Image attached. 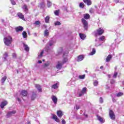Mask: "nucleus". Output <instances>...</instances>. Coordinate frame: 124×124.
I'll return each mask as SVG.
<instances>
[{"label": "nucleus", "instance_id": "c9c22d12", "mask_svg": "<svg viewBox=\"0 0 124 124\" xmlns=\"http://www.w3.org/2000/svg\"><path fill=\"white\" fill-rule=\"evenodd\" d=\"M22 8L24 11H28V7L26 5H23Z\"/></svg>", "mask_w": 124, "mask_h": 124}, {"label": "nucleus", "instance_id": "4c0bfd02", "mask_svg": "<svg viewBox=\"0 0 124 124\" xmlns=\"http://www.w3.org/2000/svg\"><path fill=\"white\" fill-rule=\"evenodd\" d=\"M105 39V37H104V36H102L100 37L99 40V41H104Z\"/></svg>", "mask_w": 124, "mask_h": 124}, {"label": "nucleus", "instance_id": "6ab92c4d", "mask_svg": "<svg viewBox=\"0 0 124 124\" xmlns=\"http://www.w3.org/2000/svg\"><path fill=\"white\" fill-rule=\"evenodd\" d=\"M21 94L23 95V96H27L28 95V92L25 90H22L21 92Z\"/></svg>", "mask_w": 124, "mask_h": 124}, {"label": "nucleus", "instance_id": "39448f33", "mask_svg": "<svg viewBox=\"0 0 124 124\" xmlns=\"http://www.w3.org/2000/svg\"><path fill=\"white\" fill-rule=\"evenodd\" d=\"M109 115L111 120H115V116L113 111L110 110L109 112Z\"/></svg>", "mask_w": 124, "mask_h": 124}, {"label": "nucleus", "instance_id": "ddd939ff", "mask_svg": "<svg viewBox=\"0 0 124 124\" xmlns=\"http://www.w3.org/2000/svg\"><path fill=\"white\" fill-rule=\"evenodd\" d=\"M6 105H7V101H4L1 103L0 106L1 109H3V108L4 107V106H6Z\"/></svg>", "mask_w": 124, "mask_h": 124}, {"label": "nucleus", "instance_id": "a878e982", "mask_svg": "<svg viewBox=\"0 0 124 124\" xmlns=\"http://www.w3.org/2000/svg\"><path fill=\"white\" fill-rule=\"evenodd\" d=\"M44 36H46V37H47V36H49V30H46L45 31Z\"/></svg>", "mask_w": 124, "mask_h": 124}, {"label": "nucleus", "instance_id": "69168bd1", "mask_svg": "<svg viewBox=\"0 0 124 124\" xmlns=\"http://www.w3.org/2000/svg\"><path fill=\"white\" fill-rule=\"evenodd\" d=\"M108 77L109 78H111V75H108Z\"/></svg>", "mask_w": 124, "mask_h": 124}, {"label": "nucleus", "instance_id": "2f4dec72", "mask_svg": "<svg viewBox=\"0 0 124 124\" xmlns=\"http://www.w3.org/2000/svg\"><path fill=\"white\" fill-rule=\"evenodd\" d=\"M6 79H7V77L6 76L4 77L1 78V83L3 84L4 82L6 80Z\"/></svg>", "mask_w": 124, "mask_h": 124}, {"label": "nucleus", "instance_id": "4468645a", "mask_svg": "<svg viewBox=\"0 0 124 124\" xmlns=\"http://www.w3.org/2000/svg\"><path fill=\"white\" fill-rule=\"evenodd\" d=\"M84 60V55H80L78 57L77 61L78 62H82Z\"/></svg>", "mask_w": 124, "mask_h": 124}, {"label": "nucleus", "instance_id": "f3484780", "mask_svg": "<svg viewBox=\"0 0 124 124\" xmlns=\"http://www.w3.org/2000/svg\"><path fill=\"white\" fill-rule=\"evenodd\" d=\"M52 119L57 123H59V122H60V119L58 118V117L55 115L52 114Z\"/></svg>", "mask_w": 124, "mask_h": 124}, {"label": "nucleus", "instance_id": "5701e85b", "mask_svg": "<svg viewBox=\"0 0 124 124\" xmlns=\"http://www.w3.org/2000/svg\"><path fill=\"white\" fill-rule=\"evenodd\" d=\"M79 37H80L81 39H82V40H84L86 39V35L83 34V33H79Z\"/></svg>", "mask_w": 124, "mask_h": 124}, {"label": "nucleus", "instance_id": "412c9836", "mask_svg": "<svg viewBox=\"0 0 124 124\" xmlns=\"http://www.w3.org/2000/svg\"><path fill=\"white\" fill-rule=\"evenodd\" d=\"M35 87L37 90H38V91L39 93H41L42 92V89H41V86L38 84H36L35 85Z\"/></svg>", "mask_w": 124, "mask_h": 124}, {"label": "nucleus", "instance_id": "20e7f679", "mask_svg": "<svg viewBox=\"0 0 124 124\" xmlns=\"http://www.w3.org/2000/svg\"><path fill=\"white\" fill-rule=\"evenodd\" d=\"M82 23L83 25V28L85 30H88V21H87L85 19L82 18L81 19Z\"/></svg>", "mask_w": 124, "mask_h": 124}, {"label": "nucleus", "instance_id": "5fc2aeb1", "mask_svg": "<svg viewBox=\"0 0 124 124\" xmlns=\"http://www.w3.org/2000/svg\"><path fill=\"white\" fill-rule=\"evenodd\" d=\"M13 58H16V53H13Z\"/></svg>", "mask_w": 124, "mask_h": 124}, {"label": "nucleus", "instance_id": "7c9ffc66", "mask_svg": "<svg viewBox=\"0 0 124 124\" xmlns=\"http://www.w3.org/2000/svg\"><path fill=\"white\" fill-rule=\"evenodd\" d=\"M95 49L93 48L92 51L89 54L90 56H93V55H94L95 54Z\"/></svg>", "mask_w": 124, "mask_h": 124}, {"label": "nucleus", "instance_id": "72a5a7b5", "mask_svg": "<svg viewBox=\"0 0 124 124\" xmlns=\"http://www.w3.org/2000/svg\"><path fill=\"white\" fill-rule=\"evenodd\" d=\"M85 77H86V75H79L78 76V78L79 79H85Z\"/></svg>", "mask_w": 124, "mask_h": 124}, {"label": "nucleus", "instance_id": "423d86ee", "mask_svg": "<svg viewBox=\"0 0 124 124\" xmlns=\"http://www.w3.org/2000/svg\"><path fill=\"white\" fill-rule=\"evenodd\" d=\"M86 92H87V88L84 87L83 88L82 91L80 92V93L79 94V96H82L84 93H86Z\"/></svg>", "mask_w": 124, "mask_h": 124}, {"label": "nucleus", "instance_id": "bb28decb", "mask_svg": "<svg viewBox=\"0 0 124 124\" xmlns=\"http://www.w3.org/2000/svg\"><path fill=\"white\" fill-rule=\"evenodd\" d=\"M58 85H59V82H57L54 84L52 85V89H58Z\"/></svg>", "mask_w": 124, "mask_h": 124}, {"label": "nucleus", "instance_id": "de8ad7c7", "mask_svg": "<svg viewBox=\"0 0 124 124\" xmlns=\"http://www.w3.org/2000/svg\"><path fill=\"white\" fill-rule=\"evenodd\" d=\"M55 26H60V25H61V22H59V21H57V22H55Z\"/></svg>", "mask_w": 124, "mask_h": 124}, {"label": "nucleus", "instance_id": "9b49d317", "mask_svg": "<svg viewBox=\"0 0 124 124\" xmlns=\"http://www.w3.org/2000/svg\"><path fill=\"white\" fill-rule=\"evenodd\" d=\"M51 99L54 104H57V103H58V98H57V97L55 96H52L51 97Z\"/></svg>", "mask_w": 124, "mask_h": 124}, {"label": "nucleus", "instance_id": "e433bc0d", "mask_svg": "<svg viewBox=\"0 0 124 124\" xmlns=\"http://www.w3.org/2000/svg\"><path fill=\"white\" fill-rule=\"evenodd\" d=\"M22 35L24 38H27V32L25 31H23Z\"/></svg>", "mask_w": 124, "mask_h": 124}, {"label": "nucleus", "instance_id": "a19ab883", "mask_svg": "<svg viewBox=\"0 0 124 124\" xmlns=\"http://www.w3.org/2000/svg\"><path fill=\"white\" fill-rule=\"evenodd\" d=\"M54 14L56 16H59V15L60 14V11L59 10H56L54 12Z\"/></svg>", "mask_w": 124, "mask_h": 124}, {"label": "nucleus", "instance_id": "dca6fc26", "mask_svg": "<svg viewBox=\"0 0 124 124\" xmlns=\"http://www.w3.org/2000/svg\"><path fill=\"white\" fill-rule=\"evenodd\" d=\"M83 1H84V2H85V3H86L87 5L90 6V5H92V0H83Z\"/></svg>", "mask_w": 124, "mask_h": 124}, {"label": "nucleus", "instance_id": "6e6552de", "mask_svg": "<svg viewBox=\"0 0 124 124\" xmlns=\"http://www.w3.org/2000/svg\"><path fill=\"white\" fill-rule=\"evenodd\" d=\"M17 15L20 19H21V20L25 21V17L24 16V15H23V14L21 13H18Z\"/></svg>", "mask_w": 124, "mask_h": 124}, {"label": "nucleus", "instance_id": "79ce46f5", "mask_svg": "<svg viewBox=\"0 0 124 124\" xmlns=\"http://www.w3.org/2000/svg\"><path fill=\"white\" fill-rule=\"evenodd\" d=\"M34 24V25H36V26H40V22H39V21H35Z\"/></svg>", "mask_w": 124, "mask_h": 124}, {"label": "nucleus", "instance_id": "052dcab7", "mask_svg": "<svg viewBox=\"0 0 124 124\" xmlns=\"http://www.w3.org/2000/svg\"><path fill=\"white\" fill-rule=\"evenodd\" d=\"M38 62H39V63H42V61H38Z\"/></svg>", "mask_w": 124, "mask_h": 124}, {"label": "nucleus", "instance_id": "0e129e2a", "mask_svg": "<svg viewBox=\"0 0 124 124\" xmlns=\"http://www.w3.org/2000/svg\"><path fill=\"white\" fill-rule=\"evenodd\" d=\"M100 68V69H102V68H103V66H101Z\"/></svg>", "mask_w": 124, "mask_h": 124}, {"label": "nucleus", "instance_id": "37998d69", "mask_svg": "<svg viewBox=\"0 0 124 124\" xmlns=\"http://www.w3.org/2000/svg\"><path fill=\"white\" fill-rule=\"evenodd\" d=\"M84 6H85V4H84V3H79V7H80L81 8H84Z\"/></svg>", "mask_w": 124, "mask_h": 124}, {"label": "nucleus", "instance_id": "3c124183", "mask_svg": "<svg viewBox=\"0 0 124 124\" xmlns=\"http://www.w3.org/2000/svg\"><path fill=\"white\" fill-rule=\"evenodd\" d=\"M62 124H66V122H65V121L64 120V119H62Z\"/></svg>", "mask_w": 124, "mask_h": 124}, {"label": "nucleus", "instance_id": "58836bf2", "mask_svg": "<svg viewBox=\"0 0 124 124\" xmlns=\"http://www.w3.org/2000/svg\"><path fill=\"white\" fill-rule=\"evenodd\" d=\"M100 42V41H99V42H96L95 45L96 46V47H98V46H100L101 45V44H100V43H99Z\"/></svg>", "mask_w": 124, "mask_h": 124}, {"label": "nucleus", "instance_id": "4be33fe9", "mask_svg": "<svg viewBox=\"0 0 124 124\" xmlns=\"http://www.w3.org/2000/svg\"><path fill=\"white\" fill-rule=\"evenodd\" d=\"M97 120L100 122V123H104V120L102 118V117L97 115Z\"/></svg>", "mask_w": 124, "mask_h": 124}, {"label": "nucleus", "instance_id": "c756f323", "mask_svg": "<svg viewBox=\"0 0 124 124\" xmlns=\"http://www.w3.org/2000/svg\"><path fill=\"white\" fill-rule=\"evenodd\" d=\"M50 20V16H46V17L45 18V21L46 23H49V21Z\"/></svg>", "mask_w": 124, "mask_h": 124}, {"label": "nucleus", "instance_id": "09e8293b", "mask_svg": "<svg viewBox=\"0 0 124 124\" xmlns=\"http://www.w3.org/2000/svg\"><path fill=\"white\" fill-rule=\"evenodd\" d=\"M117 75H118V73L115 72L113 75V78H117Z\"/></svg>", "mask_w": 124, "mask_h": 124}, {"label": "nucleus", "instance_id": "f03ea898", "mask_svg": "<svg viewBox=\"0 0 124 124\" xmlns=\"http://www.w3.org/2000/svg\"><path fill=\"white\" fill-rule=\"evenodd\" d=\"M12 42V38L10 36H8L4 38V43L6 46H9Z\"/></svg>", "mask_w": 124, "mask_h": 124}, {"label": "nucleus", "instance_id": "13d9d810", "mask_svg": "<svg viewBox=\"0 0 124 124\" xmlns=\"http://www.w3.org/2000/svg\"><path fill=\"white\" fill-rule=\"evenodd\" d=\"M84 117H85V118H88V115L87 114H84Z\"/></svg>", "mask_w": 124, "mask_h": 124}, {"label": "nucleus", "instance_id": "473e14b6", "mask_svg": "<svg viewBox=\"0 0 124 124\" xmlns=\"http://www.w3.org/2000/svg\"><path fill=\"white\" fill-rule=\"evenodd\" d=\"M122 95H124V93L122 92L118 93L116 94V96H117V97H120V96H122Z\"/></svg>", "mask_w": 124, "mask_h": 124}, {"label": "nucleus", "instance_id": "cd10ccee", "mask_svg": "<svg viewBox=\"0 0 124 124\" xmlns=\"http://www.w3.org/2000/svg\"><path fill=\"white\" fill-rule=\"evenodd\" d=\"M43 54H44V51L40 50V54L38 56V58L39 59H40V58H42V56L43 55Z\"/></svg>", "mask_w": 124, "mask_h": 124}, {"label": "nucleus", "instance_id": "680f3d73", "mask_svg": "<svg viewBox=\"0 0 124 124\" xmlns=\"http://www.w3.org/2000/svg\"><path fill=\"white\" fill-rule=\"evenodd\" d=\"M17 99L18 101H21V100H20V98H17Z\"/></svg>", "mask_w": 124, "mask_h": 124}, {"label": "nucleus", "instance_id": "a18cd8bd", "mask_svg": "<svg viewBox=\"0 0 124 124\" xmlns=\"http://www.w3.org/2000/svg\"><path fill=\"white\" fill-rule=\"evenodd\" d=\"M93 84L94 86H97L98 85V81L97 80H94Z\"/></svg>", "mask_w": 124, "mask_h": 124}, {"label": "nucleus", "instance_id": "9d476101", "mask_svg": "<svg viewBox=\"0 0 124 124\" xmlns=\"http://www.w3.org/2000/svg\"><path fill=\"white\" fill-rule=\"evenodd\" d=\"M57 116H58V117H59V118H62V116H63V112H62V110L57 111Z\"/></svg>", "mask_w": 124, "mask_h": 124}, {"label": "nucleus", "instance_id": "7ed1b4c3", "mask_svg": "<svg viewBox=\"0 0 124 124\" xmlns=\"http://www.w3.org/2000/svg\"><path fill=\"white\" fill-rule=\"evenodd\" d=\"M104 32V30L103 29H101V28H99L96 30V31H95L94 32L95 36H97V35H101L102 33Z\"/></svg>", "mask_w": 124, "mask_h": 124}, {"label": "nucleus", "instance_id": "2eb2a0df", "mask_svg": "<svg viewBox=\"0 0 124 124\" xmlns=\"http://www.w3.org/2000/svg\"><path fill=\"white\" fill-rule=\"evenodd\" d=\"M55 43H56V41L51 40L49 41V42L47 45V46H50V47H51V46H53V45H54V44H55Z\"/></svg>", "mask_w": 124, "mask_h": 124}, {"label": "nucleus", "instance_id": "c03bdc74", "mask_svg": "<svg viewBox=\"0 0 124 124\" xmlns=\"http://www.w3.org/2000/svg\"><path fill=\"white\" fill-rule=\"evenodd\" d=\"M11 1V3L13 5H15L16 4V2H15V1L14 0H10Z\"/></svg>", "mask_w": 124, "mask_h": 124}, {"label": "nucleus", "instance_id": "f257e3e1", "mask_svg": "<svg viewBox=\"0 0 124 124\" xmlns=\"http://www.w3.org/2000/svg\"><path fill=\"white\" fill-rule=\"evenodd\" d=\"M68 54V51H66L65 53H63V60L62 61V62L59 61L58 62L57 64L56 65V68L57 69H62V64H63V63H65V62H67V58L66 57H67V55Z\"/></svg>", "mask_w": 124, "mask_h": 124}, {"label": "nucleus", "instance_id": "c85d7f7f", "mask_svg": "<svg viewBox=\"0 0 124 124\" xmlns=\"http://www.w3.org/2000/svg\"><path fill=\"white\" fill-rule=\"evenodd\" d=\"M79 109H80V105L76 104L74 106V109L77 111V110H79Z\"/></svg>", "mask_w": 124, "mask_h": 124}, {"label": "nucleus", "instance_id": "f704fd0d", "mask_svg": "<svg viewBox=\"0 0 124 124\" xmlns=\"http://www.w3.org/2000/svg\"><path fill=\"white\" fill-rule=\"evenodd\" d=\"M50 63H51V62H49V61L47 62L44 64L45 67H47V66H49L50 65Z\"/></svg>", "mask_w": 124, "mask_h": 124}, {"label": "nucleus", "instance_id": "ea45409f", "mask_svg": "<svg viewBox=\"0 0 124 124\" xmlns=\"http://www.w3.org/2000/svg\"><path fill=\"white\" fill-rule=\"evenodd\" d=\"M52 6V3L49 0H47V7L50 8Z\"/></svg>", "mask_w": 124, "mask_h": 124}, {"label": "nucleus", "instance_id": "aec40b11", "mask_svg": "<svg viewBox=\"0 0 124 124\" xmlns=\"http://www.w3.org/2000/svg\"><path fill=\"white\" fill-rule=\"evenodd\" d=\"M8 57V53L7 52H4V53L3 55V59L4 62H5L6 61V58Z\"/></svg>", "mask_w": 124, "mask_h": 124}, {"label": "nucleus", "instance_id": "49530a36", "mask_svg": "<svg viewBox=\"0 0 124 124\" xmlns=\"http://www.w3.org/2000/svg\"><path fill=\"white\" fill-rule=\"evenodd\" d=\"M89 12L91 14L93 13L94 12V10L93 9V8H91L89 10Z\"/></svg>", "mask_w": 124, "mask_h": 124}, {"label": "nucleus", "instance_id": "4d7b16f0", "mask_svg": "<svg viewBox=\"0 0 124 124\" xmlns=\"http://www.w3.org/2000/svg\"><path fill=\"white\" fill-rule=\"evenodd\" d=\"M114 82H115L113 80H111L110 81V83H111V84H114Z\"/></svg>", "mask_w": 124, "mask_h": 124}, {"label": "nucleus", "instance_id": "8fccbe9b", "mask_svg": "<svg viewBox=\"0 0 124 124\" xmlns=\"http://www.w3.org/2000/svg\"><path fill=\"white\" fill-rule=\"evenodd\" d=\"M99 101H100V103H103V99H102V97L100 98Z\"/></svg>", "mask_w": 124, "mask_h": 124}, {"label": "nucleus", "instance_id": "bf43d9fd", "mask_svg": "<svg viewBox=\"0 0 124 124\" xmlns=\"http://www.w3.org/2000/svg\"><path fill=\"white\" fill-rule=\"evenodd\" d=\"M34 36H37V34L36 33H34Z\"/></svg>", "mask_w": 124, "mask_h": 124}, {"label": "nucleus", "instance_id": "393cba45", "mask_svg": "<svg viewBox=\"0 0 124 124\" xmlns=\"http://www.w3.org/2000/svg\"><path fill=\"white\" fill-rule=\"evenodd\" d=\"M84 19H86V20H88V19H90V15L89 14H84L83 15Z\"/></svg>", "mask_w": 124, "mask_h": 124}, {"label": "nucleus", "instance_id": "774afa93", "mask_svg": "<svg viewBox=\"0 0 124 124\" xmlns=\"http://www.w3.org/2000/svg\"><path fill=\"white\" fill-rule=\"evenodd\" d=\"M122 84H123V85H124V81H123L122 82Z\"/></svg>", "mask_w": 124, "mask_h": 124}, {"label": "nucleus", "instance_id": "e2e57ef3", "mask_svg": "<svg viewBox=\"0 0 124 124\" xmlns=\"http://www.w3.org/2000/svg\"><path fill=\"white\" fill-rule=\"evenodd\" d=\"M60 52H61V53H62V48H60Z\"/></svg>", "mask_w": 124, "mask_h": 124}, {"label": "nucleus", "instance_id": "6e6d98bb", "mask_svg": "<svg viewBox=\"0 0 124 124\" xmlns=\"http://www.w3.org/2000/svg\"><path fill=\"white\" fill-rule=\"evenodd\" d=\"M114 1L116 3H119V0H114Z\"/></svg>", "mask_w": 124, "mask_h": 124}, {"label": "nucleus", "instance_id": "f8f14e48", "mask_svg": "<svg viewBox=\"0 0 124 124\" xmlns=\"http://www.w3.org/2000/svg\"><path fill=\"white\" fill-rule=\"evenodd\" d=\"M23 45L24 50H25L26 52H29L30 51V47H29V46H28L25 43H23Z\"/></svg>", "mask_w": 124, "mask_h": 124}, {"label": "nucleus", "instance_id": "603ef678", "mask_svg": "<svg viewBox=\"0 0 124 124\" xmlns=\"http://www.w3.org/2000/svg\"><path fill=\"white\" fill-rule=\"evenodd\" d=\"M46 51H49V46H46Z\"/></svg>", "mask_w": 124, "mask_h": 124}, {"label": "nucleus", "instance_id": "0eeeda50", "mask_svg": "<svg viewBox=\"0 0 124 124\" xmlns=\"http://www.w3.org/2000/svg\"><path fill=\"white\" fill-rule=\"evenodd\" d=\"M16 32H18V31H24V28L22 26H18L16 28Z\"/></svg>", "mask_w": 124, "mask_h": 124}, {"label": "nucleus", "instance_id": "338daca9", "mask_svg": "<svg viewBox=\"0 0 124 124\" xmlns=\"http://www.w3.org/2000/svg\"><path fill=\"white\" fill-rule=\"evenodd\" d=\"M28 124H31V122L28 121Z\"/></svg>", "mask_w": 124, "mask_h": 124}, {"label": "nucleus", "instance_id": "a211bd4d", "mask_svg": "<svg viewBox=\"0 0 124 124\" xmlns=\"http://www.w3.org/2000/svg\"><path fill=\"white\" fill-rule=\"evenodd\" d=\"M111 59H112V55H108V57H107V58H106V61L107 62H110V61H111Z\"/></svg>", "mask_w": 124, "mask_h": 124}, {"label": "nucleus", "instance_id": "b1692460", "mask_svg": "<svg viewBox=\"0 0 124 124\" xmlns=\"http://www.w3.org/2000/svg\"><path fill=\"white\" fill-rule=\"evenodd\" d=\"M35 98H36V94L34 92H33L31 96V100H34Z\"/></svg>", "mask_w": 124, "mask_h": 124}, {"label": "nucleus", "instance_id": "864d4df0", "mask_svg": "<svg viewBox=\"0 0 124 124\" xmlns=\"http://www.w3.org/2000/svg\"><path fill=\"white\" fill-rule=\"evenodd\" d=\"M112 101L113 102H116L117 101L116 100V99H115L114 97H112Z\"/></svg>", "mask_w": 124, "mask_h": 124}, {"label": "nucleus", "instance_id": "1a4fd4ad", "mask_svg": "<svg viewBox=\"0 0 124 124\" xmlns=\"http://www.w3.org/2000/svg\"><path fill=\"white\" fill-rule=\"evenodd\" d=\"M16 113V111L13 110L12 111H10L7 114V117L9 118V117H11L12 115H14Z\"/></svg>", "mask_w": 124, "mask_h": 124}]
</instances>
